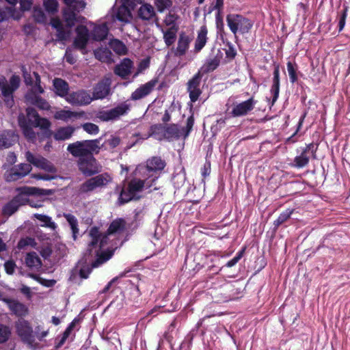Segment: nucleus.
Here are the masks:
<instances>
[{
	"instance_id": "1",
	"label": "nucleus",
	"mask_w": 350,
	"mask_h": 350,
	"mask_svg": "<svg viewBox=\"0 0 350 350\" xmlns=\"http://www.w3.org/2000/svg\"><path fill=\"white\" fill-rule=\"evenodd\" d=\"M125 230L126 221L121 218L116 219L111 223L106 234H100L96 227H92L90 229L89 232L90 241L85 256L86 257L88 254L89 256L97 257V259L92 262L93 268L98 267L111 258L113 255L111 251L103 252L102 250L108 245L109 241H113L115 239H118Z\"/></svg>"
},
{
	"instance_id": "2",
	"label": "nucleus",
	"mask_w": 350,
	"mask_h": 350,
	"mask_svg": "<svg viewBox=\"0 0 350 350\" xmlns=\"http://www.w3.org/2000/svg\"><path fill=\"white\" fill-rule=\"evenodd\" d=\"M16 333L21 340L29 348L36 349L40 347V342L47 336L48 329H44L40 325L33 329L30 323L23 319H20L15 323Z\"/></svg>"
},
{
	"instance_id": "3",
	"label": "nucleus",
	"mask_w": 350,
	"mask_h": 350,
	"mask_svg": "<svg viewBox=\"0 0 350 350\" xmlns=\"http://www.w3.org/2000/svg\"><path fill=\"white\" fill-rule=\"evenodd\" d=\"M134 176L129 183L128 187L121 191L118 201L120 204L132 200H137L144 189H150L154 185L148 178L142 177L137 174V168L133 172Z\"/></svg>"
},
{
	"instance_id": "4",
	"label": "nucleus",
	"mask_w": 350,
	"mask_h": 350,
	"mask_svg": "<svg viewBox=\"0 0 350 350\" xmlns=\"http://www.w3.org/2000/svg\"><path fill=\"white\" fill-rule=\"evenodd\" d=\"M26 160L37 168L42 170L46 172L52 174H32L31 176L37 180H51L56 178L55 175L57 173V168L55 165L46 158L40 154H35L30 151L25 152Z\"/></svg>"
},
{
	"instance_id": "5",
	"label": "nucleus",
	"mask_w": 350,
	"mask_h": 350,
	"mask_svg": "<svg viewBox=\"0 0 350 350\" xmlns=\"http://www.w3.org/2000/svg\"><path fill=\"white\" fill-rule=\"evenodd\" d=\"M166 165L165 161L159 157H153L148 159L146 164L136 167L137 174L144 178H148L154 185L161 176Z\"/></svg>"
},
{
	"instance_id": "6",
	"label": "nucleus",
	"mask_w": 350,
	"mask_h": 350,
	"mask_svg": "<svg viewBox=\"0 0 350 350\" xmlns=\"http://www.w3.org/2000/svg\"><path fill=\"white\" fill-rule=\"evenodd\" d=\"M102 138L93 140L78 141L70 144L67 150L75 157H83L89 154L98 153L100 150V142Z\"/></svg>"
},
{
	"instance_id": "7",
	"label": "nucleus",
	"mask_w": 350,
	"mask_h": 350,
	"mask_svg": "<svg viewBox=\"0 0 350 350\" xmlns=\"http://www.w3.org/2000/svg\"><path fill=\"white\" fill-rule=\"evenodd\" d=\"M133 4L132 0H117L110 12L112 22L117 19L120 25L129 23L132 19L131 8Z\"/></svg>"
},
{
	"instance_id": "8",
	"label": "nucleus",
	"mask_w": 350,
	"mask_h": 350,
	"mask_svg": "<svg viewBox=\"0 0 350 350\" xmlns=\"http://www.w3.org/2000/svg\"><path fill=\"white\" fill-rule=\"evenodd\" d=\"M226 23L231 32L236 36L238 33H247L252 29L254 22L239 14H229L226 16Z\"/></svg>"
},
{
	"instance_id": "9",
	"label": "nucleus",
	"mask_w": 350,
	"mask_h": 350,
	"mask_svg": "<svg viewBox=\"0 0 350 350\" xmlns=\"http://www.w3.org/2000/svg\"><path fill=\"white\" fill-rule=\"evenodd\" d=\"M112 178L107 173L98 174L83 183L78 189L80 195L89 193L106 187Z\"/></svg>"
},
{
	"instance_id": "10",
	"label": "nucleus",
	"mask_w": 350,
	"mask_h": 350,
	"mask_svg": "<svg viewBox=\"0 0 350 350\" xmlns=\"http://www.w3.org/2000/svg\"><path fill=\"white\" fill-rule=\"evenodd\" d=\"M21 79L17 75H12L8 83L5 77H0V88L5 105L11 107L14 103L13 92L17 90L20 85Z\"/></svg>"
},
{
	"instance_id": "11",
	"label": "nucleus",
	"mask_w": 350,
	"mask_h": 350,
	"mask_svg": "<svg viewBox=\"0 0 350 350\" xmlns=\"http://www.w3.org/2000/svg\"><path fill=\"white\" fill-rule=\"evenodd\" d=\"M129 109L130 106L129 104L122 103L114 108L98 111L96 118L103 122L114 121L119 119L121 116L126 115Z\"/></svg>"
},
{
	"instance_id": "12",
	"label": "nucleus",
	"mask_w": 350,
	"mask_h": 350,
	"mask_svg": "<svg viewBox=\"0 0 350 350\" xmlns=\"http://www.w3.org/2000/svg\"><path fill=\"white\" fill-rule=\"evenodd\" d=\"M124 25H120V23L117 19H116V22H112V19L111 17V13H109L107 16V20L105 23L102 25H99L96 26L92 31V37L93 39L97 41H101L106 38L109 28L111 29H120L122 31V27Z\"/></svg>"
},
{
	"instance_id": "13",
	"label": "nucleus",
	"mask_w": 350,
	"mask_h": 350,
	"mask_svg": "<svg viewBox=\"0 0 350 350\" xmlns=\"http://www.w3.org/2000/svg\"><path fill=\"white\" fill-rule=\"evenodd\" d=\"M78 167L79 170L85 176H90L100 172V166L94 157L93 154L79 159Z\"/></svg>"
},
{
	"instance_id": "14",
	"label": "nucleus",
	"mask_w": 350,
	"mask_h": 350,
	"mask_svg": "<svg viewBox=\"0 0 350 350\" xmlns=\"http://www.w3.org/2000/svg\"><path fill=\"white\" fill-rule=\"evenodd\" d=\"M18 193L14 198L18 205L23 206L29 202L30 196H44L46 194L45 190L33 187H23L18 188Z\"/></svg>"
},
{
	"instance_id": "15",
	"label": "nucleus",
	"mask_w": 350,
	"mask_h": 350,
	"mask_svg": "<svg viewBox=\"0 0 350 350\" xmlns=\"http://www.w3.org/2000/svg\"><path fill=\"white\" fill-rule=\"evenodd\" d=\"M66 100L75 106H85L91 103L93 100L90 92L80 90L69 93L66 97Z\"/></svg>"
},
{
	"instance_id": "16",
	"label": "nucleus",
	"mask_w": 350,
	"mask_h": 350,
	"mask_svg": "<svg viewBox=\"0 0 350 350\" xmlns=\"http://www.w3.org/2000/svg\"><path fill=\"white\" fill-rule=\"evenodd\" d=\"M30 163H21L11 168L5 174L6 181H15L27 175L31 171Z\"/></svg>"
},
{
	"instance_id": "17",
	"label": "nucleus",
	"mask_w": 350,
	"mask_h": 350,
	"mask_svg": "<svg viewBox=\"0 0 350 350\" xmlns=\"http://www.w3.org/2000/svg\"><path fill=\"white\" fill-rule=\"evenodd\" d=\"M201 80L202 75L200 72H198L187 82V92L192 103L196 102L202 94L200 89Z\"/></svg>"
},
{
	"instance_id": "18",
	"label": "nucleus",
	"mask_w": 350,
	"mask_h": 350,
	"mask_svg": "<svg viewBox=\"0 0 350 350\" xmlns=\"http://www.w3.org/2000/svg\"><path fill=\"white\" fill-rule=\"evenodd\" d=\"M111 81L105 77L98 82L93 89L92 100L104 99L111 94Z\"/></svg>"
},
{
	"instance_id": "19",
	"label": "nucleus",
	"mask_w": 350,
	"mask_h": 350,
	"mask_svg": "<svg viewBox=\"0 0 350 350\" xmlns=\"http://www.w3.org/2000/svg\"><path fill=\"white\" fill-rule=\"evenodd\" d=\"M256 103L257 101L255 100L253 97H251L245 101L234 104L230 114L232 117L246 116L254 109Z\"/></svg>"
},
{
	"instance_id": "20",
	"label": "nucleus",
	"mask_w": 350,
	"mask_h": 350,
	"mask_svg": "<svg viewBox=\"0 0 350 350\" xmlns=\"http://www.w3.org/2000/svg\"><path fill=\"white\" fill-rule=\"evenodd\" d=\"M27 123L33 125L34 127H40L44 130H49L51 126V122L46 118H42L39 116L36 110L32 107H28L26 110Z\"/></svg>"
},
{
	"instance_id": "21",
	"label": "nucleus",
	"mask_w": 350,
	"mask_h": 350,
	"mask_svg": "<svg viewBox=\"0 0 350 350\" xmlns=\"http://www.w3.org/2000/svg\"><path fill=\"white\" fill-rule=\"evenodd\" d=\"M75 31L77 36L74 40V46L85 54L87 52L86 45L89 40V31L85 26L79 25Z\"/></svg>"
},
{
	"instance_id": "22",
	"label": "nucleus",
	"mask_w": 350,
	"mask_h": 350,
	"mask_svg": "<svg viewBox=\"0 0 350 350\" xmlns=\"http://www.w3.org/2000/svg\"><path fill=\"white\" fill-rule=\"evenodd\" d=\"M157 83V79H152L140 85L131 94V100H138L146 97L154 90Z\"/></svg>"
},
{
	"instance_id": "23",
	"label": "nucleus",
	"mask_w": 350,
	"mask_h": 350,
	"mask_svg": "<svg viewBox=\"0 0 350 350\" xmlns=\"http://www.w3.org/2000/svg\"><path fill=\"white\" fill-rule=\"evenodd\" d=\"M18 120L25 138L29 142H35L36 140V133L33 130V125L27 123L25 116L22 113L18 116Z\"/></svg>"
},
{
	"instance_id": "24",
	"label": "nucleus",
	"mask_w": 350,
	"mask_h": 350,
	"mask_svg": "<svg viewBox=\"0 0 350 350\" xmlns=\"http://www.w3.org/2000/svg\"><path fill=\"white\" fill-rule=\"evenodd\" d=\"M3 301L7 304L10 311L17 317L25 316L28 309L25 305L15 299L3 298Z\"/></svg>"
},
{
	"instance_id": "25",
	"label": "nucleus",
	"mask_w": 350,
	"mask_h": 350,
	"mask_svg": "<svg viewBox=\"0 0 350 350\" xmlns=\"http://www.w3.org/2000/svg\"><path fill=\"white\" fill-rule=\"evenodd\" d=\"M208 29L206 25L200 27L197 32V37L195 40L193 52L198 53L206 45L208 41Z\"/></svg>"
},
{
	"instance_id": "26",
	"label": "nucleus",
	"mask_w": 350,
	"mask_h": 350,
	"mask_svg": "<svg viewBox=\"0 0 350 350\" xmlns=\"http://www.w3.org/2000/svg\"><path fill=\"white\" fill-rule=\"evenodd\" d=\"M133 66V62L131 59L124 58L116 66L114 72L122 78H126L131 73Z\"/></svg>"
},
{
	"instance_id": "27",
	"label": "nucleus",
	"mask_w": 350,
	"mask_h": 350,
	"mask_svg": "<svg viewBox=\"0 0 350 350\" xmlns=\"http://www.w3.org/2000/svg\"><path fill=\"white\" fill-rule=\"evenodd\" d=\"M51 26L57 31V37L61 41L67 40L70 36V31H65L60 19L53 18L51 20Z\"/></svg>"
},
{
	"instance_id": "28",
	"label": "nucleus",
	"mask_w": 350,
	"mask_h": 350,
	"mask_svg": "<svg viewBox=\"0 0 350 350\" xmlns=\"http://www.w3.org/2000/svg\"><path fill=\"white\" fill-rule=\"evenodd\" d=\"M165 126L162 124H154L150 126L148 134L144 135L142 139L152 137L157 140L165 139Z\"/></svg>"
},
{
	"instance_id": "29",
	"label": "nucleus",
	"mask_w": 350,
	"mask_h": 350,
	"mask_svg": "<svg viewBox=\"0 0 350 350\" xmlns=\"http://www.w3.org/2000/svg\"><path fill=\"white\" fill-rule=\"evenodd\" d=\"M75 131V127L72 126L60 127L53 133V138L56 141L68 140L72 136Z\"/></svg>"
},
{
	"instance_id": "30",
	"label": "nucleus",
	"mask_w": 350,
	"mask_h": 350,
	"mask_svg": "<svg viewBox=\"0 0 350 350\" xmlns=\"http://www.w3.org/2000/svg\"><path fill=\"white\" fill-rule=\"evenodd\" d=\"M165 139L167 140L176 139L180 137L184 138V130L176 124L165 126Z\"/></svg>"
},
{
	"instance_id": "31",
	"label": "nucleus",
	"mask_w": 350,
	"mask_h": 350,
	"mask_svg": "<svg viewBox=\"0 0 350 350\" xmlns=\"http://www.w3.org/2000/svg\"><path fill=\"white\" fill-rule=\"evenodd\" d=\"M270 92L272 95L271 105L273 106L278 100L280 92V71L278 67L275 68L273 71V83Z\"/></svg>"
},
{
	"instance_id": "32",
	"label": "nucleus",
	"mask_w": 350,
	"mask_h": 350,
	"mask_svg": "<svg viewBox=\"0 0 350 350\" xmlns=\"http://www.w3.org/2000/svg\"><path fill=\"white\" fill-rule=\"evenodd\" d=\"M191 38L189 36L185 33H181L179 36L178 40L177 47L175 50V55L176 56L183 55L187 51L189 44L191 42Z\"/></svg>"
},
{
	"instance_id": "33",
	"label": "nucleus",
	"mask_w": 350,
	"mask_h": 350,
	"mask_svg": "<svg viewBox=\"0 0 350 350\" xmlns=\"http://www.w3.org/2000/svg\"><path fill=\"white\" fill-rule=\"evenodd\" d=\"M25 264L27 267L33 271H38L42 266V262L36 252L28 253L25 258Z\"/></svg>"
},
{
	"instance_id": "34",
	"label": "nucleus",
	"mask_w": 350,
	"mask_h": 350,
	"mask_svg": "<svg viewBox=\"0 0 350 350\" xmlns=\"http://www.w3.org/2000/svg\"><path fill=\"white\" fill-rule=\"evenodd\" d=\"M17 140V137L12 131L0 132V149L11 146Z\"/></svg>"
},
{
	"instance_id": "35",
	"label": "nucleus",
	"mask_w": 350,
	"mask_h": 350,
	"mask_svg": "<svg viewBox=\"0 0 350 350\" xmlns=\"http://www.w3.org/2000/svg\"><path fill=\"white\" fill-rule=\"evenodd\" d=\"M55 92L59 96L65 98L68 95L69 86L67 82L59 78L53 80Z\"/></svg>"
},
{
	"instance_id": "36",
	"label": "nucleus",
	"mask_w": 350,
	"mask_h": 350,
	"mask_svg": "<svg viewBox=\"0 0 350 350\" xmlns=\"http://www.w3.org/2000/svg\"><path fill=\"white\" fill-rule=\"evenodd\" d=\"M25 97L29 103L40 109L48 110L50 108V105L49 103L37 95H33L31 93H28Z\"/></svg>"
},
{
	"instance_id": "37",
	"label": "nucleus",
	"mask_w": 350,
	"mask_h": 350,
	"mask_svg": "<svg viewBox=\"0 0 350 350\" xmlns=\"http://www.w3.org/2000/svg\"><path fill=\"white\" fill-rule=\"evenodd\" d=\"M81 115L82 114L80 113L72 111L70 110L61 109L55 112L54 114V118L56 120L68 122L72 118L80 117Z\"/></svg>"
},
{
	"instance_id": "38",
	"label": "nucleus",
	"mask_w": 350,
	"mask_h": 350,
	"mask_svg": "<svg viewBox=\"0 0 350 350\" xmlns=\"http://www.w3.org/2000/svg\"><path fill=\"white\" fill-rule=\"evenodd\" d=\"M138 15L142 19L148 21L155 15L154 8L150 4L145 3L139 9Z\"/></svg>"
},
{
	"instance_id": "39",
	"label": "nucleus",
	"mask_w": 350,
	"mask_h": 350,
	"mask_svg": "<svg viewBox=\"0 0 350 350\" xmlns=\"http://www.w3.org/2000/svg\"><path fill=\"white\" fill-rule=\"evenodd\" d=\"M95 57L102 62L106 63H110L111 59V52L107 48H98L94 51Z\"/></svg>"
},
{
	"instance_id": "40",
	"label": "nucleus",
	"mask_w": 350,
	"mask_h": 350,
	"mask_svg": "<svg viewBox=\"0 0 350 350\" xmlns=\"http://www.w3.org/2000/svg\"><path fill=\"white\" fill-rule=\"evenodd\" d=\"M33 217L40 221V226L42 227H46L51 230H55L57 228V224L48 215L36 213L33 215Z\"/></svg>"
},
{
	"instance_id": "41",
	"label": "nucleus",
	"mask_w": 350,
	"mask_h": 350,
	"mask_svg": "<svg viewBox=\"0 0 350 350\" xmlns=\"http://www.w3.org/2000/svg\"><path fill=\"white\" fill-rule=\"evenodd\" d=\"M310 159V155L306 154V152H301L299 155L295 157L292 166L297 168H303L308 164Z\"/></svg>"
},
{
	"instance_id": "42",
	"label": "nucleus",
	"mask_w": 350,
	"mask_h": 350,
	"mask_svg": "<svg viewBox=\"0 0 350 350\" xmlns=\"http://www.w3.org/2000/svg\"><path fill=\"white\" fill-rule=\"evenodd\" d=\"M64 217L69 224L72 237L74 239H76L77 235L79 234L78 221L75 216L70 213H64Z\"/></svg>"
},
{
	"instance_id": "43",
	"label": "nucleus",
	"mask_w": 350,
	"mask_h": 350,
	"mask_svg": "<svg viewBox=\"0 0 350 350\" xmlns=\"http://www.w3.org/2000/svg\"><path fill=\"white\" fill-rule=\"evenodd\" d=\"M74 9L70 8H66L63 12V17L68 27H72L76 21V14Z\"/></svg>"
},
{
	"instance_id": "44",
	"label": "nucleus",
	"mask_w": 350,
	"mask_h": 350,
	"mask_svg": "<svg viewBox=\"0 0 350 350\" xmlns=\"http://www.w3.org/2000/svg\"><path fill=\"white\" fill-rule=\"evenodd\" d=\"M294 212L293 208H287L282 212L279 217L273 221V226L275 228H278L280 225L286 221L292 215Z\"/></svg>"
},
{
	"instance_id": "45",
	"label": "nucleus",
	"mask_w": 350,
	"mask_h": 350,
	"mask_svg": "<svg viewBox=\"0 0 350 350\" xmlns=\"http://www.w3.org/2000/svg\"><path fill=\"white\" fill-rule=\"evenodd\" d=\"M121 144V139L117 135H111L107 139L102 145H100V148L104 147L105 149H113Z\"/></svg>"
},
{
	"instance_id": "46",
	"label": "nucleus",
	"mask_w": 350,
	"mask_h": 350,
	"mask_svg": "<svg viewBox=\"0 0 350 350\" xmlns=\"http://www.w3.org/2000/svg\"><path fill=\"white\" fill-rule=\"evenodd\" d=\"M21 274L25 275L27 277H29V278L34 279L38 282H39L42 285L46 286V287H51V286H54V284H55V280L43 279V278H40L37 274L31 273H23V272H21Z\"/></svg>"
},
{
	"instance_id": "47",
	"label": "nucleus",
	"mask_w": 350,
	"mask_h": 350,
	"mask_svg": "<svg viewBox=\"0 0 350 350\" xmlns=\"http://www.w3.org/2000/svg\"><path fill=\"white\" fill-rule=\"evenodd\" d=\"M111 48L118 54L123 55L126 51V48L124 43L119 40L113 39L109 42Z\"/></svg>"
},
{
	"instance_id": "48",
	"label": "nucleus",
	"mask_w": 350,
	"mask_h": 350,
	"mask_svg": "<svg viewBox=\"0 0 350 350\" xmlns=\"http://www.w3.org/2000/svg\"><path fill=\"white\" fill-rule=\"evenodd\" d=\"M19 207L20 206L18 204L13 198L4 206L3 208V214L9 216L12 215L18 209Z\"/></svg>"
},
{
	"instance_id": "49",
	"label": "nucleus",
	"mask_w": 350,
	"mask_h": 350,
	"mask_svg": "<svg viewBox=\"0 0 350 350\" xmlns=\"http://www.w3.org/2000/svg\"><path fill=\"white\" fill-rule=\"evenodd\" d=\"M178 18L179 16L176 14L170 12L165 16L164 23L167 26H170V29H178L177 21Z\"/></svg>"
},
{
	"instance_id": "50",
	"label": "nucleus",
	"mask_w": 350,
	"mask_h": 350,
	"mask_svg": "<svg viewBox=\"0 0 350 350\" xmlns=\"http://www.w3.org/2000/svg\"><path fill=\"white\" fill-rule=\"evenodd\" d=\"M177 31V29H169L165 31H163V38L165 40V44L167 46L172 45L176 38V31Z\"/></svg>"
},
{
	"instance_id": "51",
	"label": "nucleus",
	"mask_w": 350,
	"mask_h": 350,
	"mask_svg": "<svg viewBox=\"0 0 350 350\" xmlns=\"http://www.w3.org/2000/svg\"><path fill=\"white\" fill-rule=\"evenodd\" d=\"M43 5L49 13L55 14L57 12L58 2L57 0H44Z\"/></svg>"
},
{
	"instance_id": "52",
	"label": "nucleus",
	"mask_w": 350,
	"mask_h": 350,
	"mask_svg": "<svg viewBox=\"0 0 350 350\" xmlns=\"http://www.w3.org/2000/svg\"><path fill=\"white\" fill-rule=\"evenodd\" d=\"M11 329L5 325L0 324V343L5 342L10 337Z\"/></svg>"
},
{
	"instance_id": "53",
	"label": "nucleus",
	"mask_w": 350,
	"mask_h": 350,
	"mask_svg": "<svg viewBox=\"0 0 350 350\" xmlns=\"http://www.w3.org/2000/svg\"><path fill=\"white\" fill-rule=\"evenodd\" d=\"M81 128L88 134L96 135L99 132V127L92 122H86L81 125Z\"/></svg>"
},
{
	"instance_id": "54",
	"label": "nucleus",
	"mask_w": 350,
	"mask_h": 350,
	"mask_svg": "<svg viewBox=\"0 0 350 350\" xmlns=\"http://www.w3.org/2000/svg\"><path fill=\"white\" fill-rule=\"evenodd\" d=\"M36 245V243L35 241V239L31 237H25L23 239H21L17 245V247L19 250H22L25 248L27 246H31L32 247H35Z\"/></svg>"
},
{
	"instance_id": "55",
	"label": "nucleus",
	"mask_w": 350,
	"mask_h": 350,
	"mask_svg": "<svg viewBox=\"0 0 350 350\" xmlns=\"http://www.w3.org/2000/svg\"><path fill=\"white\" fill-rule=\"evenodd\" d=\"M287 70L291 83H295L297 80V66L291 62H287Z\"/></svg>"
},
{
	"instance_id": "56",
	"label": "nucleus",
	"mask_w": 350,
	"mask_h": 350,
	"mask_svg": "<svg viewBox=\"0 0 350 350\" xmlns=\"http://www.w3.org/2000/svg\"><path fill=\"white\" fill-rule=\"evenodd\" d=\"M155 5L159 12H162L172 5L170 0H155Z\"/></svg>"
},
{
	"instance_id": "57",
	"label": "nucleus",
	"mask_w": 350,
	"mask_h": 350,
	"mask_svg": "<svg viewBox=\"0 0 350 350\" xmlns=\"http://www.w3.org/2000/svg\"><path fill=\"white\" fill-rule=\"evenodd\" d=\"M63 1L68 8L74 10H77L78 5L81 9H83L85 6V3L83 1H79L78 0H63Z\"/></svg>"
},
{
	"instance_id": "58",
	"label": "nucleus",
	"mask_w": 350,
	"mask_h": 350,
	"mask_svg": "<svg viewBox=\"0 0 350 350\" xmlns=\"http://www.w3.org/2000/svg\"><path fill=\"white\" fill-rule=\"evenodd\" d=\"M76 321H77V320H76V319H75L72 321V323L69 325V326L66 328V329L64 332L62 338H61V340L57 345L58 347H61L64 343L65 340L70 335Z\"/></svg>"
},
{
	"instance_id": "59",
	"label": "nucleus",
	"mask_w": 350,
	"mask_h": 350,
	"mask_svg": "<svg viewBox=\"0 0 350 350\" xmlns=\"http://www.w3.org/2000/svg\"><path fill=\"white\" fill-rule=\"evenodd\" d=\"M33 75L35 77L36 81H35V85L32 88V92L33 93L42 94L44 92V90L40 85V75L37 72H33Z\"/></svg>"
},
{
	"instance_id": "60",
	"label": "nucleus",
	"mask_w": 350,
	"mask_h": 350,
	"mask_svg": "<svg viewBox=\"0 0 350 350\" xmlns=\"http://www.w3.org/2000/svg\"><path fill=\"white\" fill-rule=\"evenodd\" d=\"M33 17L38 23H43L46 20V16L43 11L40 8H34Z\"/></svg>"
},
{
	"instance_id": "61",
	"label": "nucleus",
	"mask_w": 350,
	"mask_h": 350,
	"mask_svg": "<svg viewBox=\"0 0 350 350\" xmlns=\"http://www.w3.org/2000/svg\"><path fill=\"white\" fill-rule=\"evenodd\" d=\"M194 124V120L193 116H190L187 120V126L185 127H181L184 130V138H186L189 133L191 132V130L192 129V127Z\"/></svg>"
},
{
	"instance_id": "62",
	"label": "nucleus",
	"mask_w": 350,
	"mask_h": 350,
	"mask_svg": "<svg viewBox=\"0 0 350 350\" xmlns=\"http://www.w3.org/2000/svg\"><path fill=\"white\" fill-rule=\"evenodd\" d=\"M347 16V8L345 7L343 12L340 14L338 21V31H341L345 25L346 18Z\"/></svg>"
},
{
	"instance_id": "63",
	"label": "nucleus",
	"mask_w": 350,
	"mask_h": 350,
	"mask_svg": "<svg viewBox=\"0 0 350 350\" xmlns=\"http://www.w3.org/2000/svg\"><path fill=\"white\" fill-rule=\"evenodd\" d=\"M244 251H245L244 249H243L241 251H239L232 259L229 260L226 264V267H232L234 266L241 260V258H242V256L243 255V253H244Z\"/></svg>"
},
{
	"instance_id": "64",
	"label": "nucleus",
	"mask_w": 350,
	"mask_h": 350,
	"mask_svg": "<svg viewBox=\"0 0 350 350\" xmlns=\"http://www.w3.org/2000/svg\"><path fill=\"white\" fill-rule=\"evenodd\" d=\"M4 267L8 274L12 275L14 272L16 265L13 261H7L4 264Z\"/></svg>"
}]
</instances>
